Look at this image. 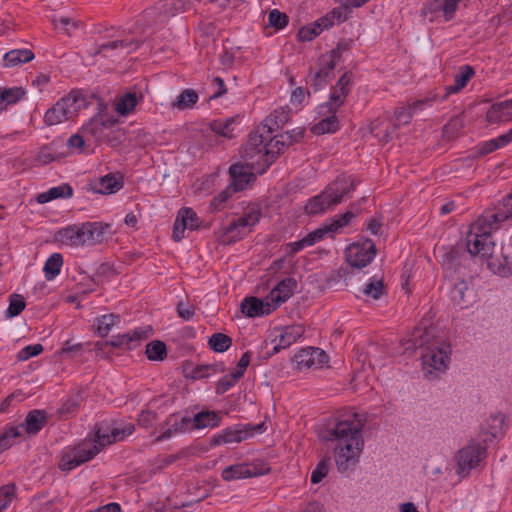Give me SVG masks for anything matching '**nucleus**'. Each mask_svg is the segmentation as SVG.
<instances>
[{
	"mask_svg": "<svg viewBox=\"0 0 512 512\" xmlns=\"http://www.w3.org/2000/svg\"><path fill=\"white\" fill-rule=\"evenodd\" d=\"M366 418L359 413H352L338 419L335 425L328 429L325 437L328 441L336 442L335 462L339 472L344 473L355 466L363 449L362 428Z\"/></svg>",
	"mask_w": 512,
	"mask_h": 512,
	"instance_id": "f257e3e1",
	"label": "nucleus"
},
{
	"mask_svg": "<svg viewBox=\"0 0 512 512\" xmlns=\"http://www.w3.org/2000/svg\"><path fill=\"white\" fill-rule=\"evenodd\" d=\"M501 222L491 210H486L478 219L470 225L466 238V247L472 256H479L487 261L490 270H495L497 265L493 262L495 244L491 240V233L497 230Z\"/></svg>",
	"mask_w": 512,
	"mask_h": 512,
	"instance_id": "f03ea898",
	"label": "nucleus"
},
{
	"mask_svg": "<svg viewBox=\"0 0 512 512\" xmlns=\"http://www.w3.org/2000/svg\"><path fill=\"white\" fill-rule=\"evenodd\" d=\"M433 330L428 328H417L411 339L413 347H424L422 354L423 372L426 378L432 380L439 377L448 368L450 345L431 340Z\"/></svg>",
	"mask_w": 512,
	"mask_h": 512,
	"instance_id": "7ed1b4c3",
	"label": "nucleus"
},
{
	"mask_svg": "<svg viewBox=\"0 0 512 512\" xmlns=\"http://www.w3.org/2000/svg\"><path fill=\"white\" fill-rule=\"evenodd\" d=\"M356 186L357 182L352 176L337 177L320 194L308 200L304 207L305 213L310 216L325 213L338 205Z\"/></svg>",
	"mask_w": 512,
	"mask_h": 512,
	"instance_id": "20e7f679",
	"label": "nucleus"
},
{
	"mask_svg": "<svg viewBox=\"0 0 512 512\" xmlns=\"http://www.w3.org/2000/svg\"><path fill=\"white\" fill-rule=\"evenodd\" d=\"M86 96L79 90H72L62 97L56 104L47 110L44 121L47 125H57L63 121L73 119L78 113L88 106Z\"/></svg>",
	"mask_w": 512,
	"mask_h": 512,
	"instance_id": "39448f33",
	"label": "nucleus"
},
{
	"mask_svg": "<svg viewBox=\"0 0 512 512\" xmlns=\"http://www.w3.org/2000/svg\"><path fill=\"white\" fill-rule=\"evenodd\" d=\"M267 147V137L264 136V132H260V129L250 133L244 146L242 158L258 174L265 173L269 168L264 166L266 158L264 153L268 150Z\"/></svg>",
	"mask_w": 512,
	"mask_h": 512,
	"instance_id": "423d86ee",
	"label": "nucleus"
},
{
	"mask_svg": "<svg viewBox=\"0 0 512 512\" xmlns=\"http://www.w3.org/2000/svg\"><path fill=\"white\" fill-rule=\"evenodd\" d=\"M102 448L98 442L94 443L92 441H85L69 448L62 454L59 468L63 471H70L91 460Z\"/></svg>",
	"mask_w": 512,
	"mask_h": 512,
	"instance_id": "0eeeda50",
	"label": "nucleus"
},
{
	"mask_svg": "<svg viewBox=\"0 0 512 512\" xmlns=\"http://www.w3.org/2000/svg\"><path fill=\"white\" fill-rule=\"evenodd\" d=\"M485 456L486 448L484 446L475 441L469 442L455 455L458 467L457 473L463 476L468 475L472 469L479 465Z\"/></svg>",
	"mask_w": 512,
	"mask_h": 512,
	"instance_id": "6e6552de",
	"label": "nucleus"
},
{
	"mask_svg": "<svg viewBox=\"0 0 512 512\" xmlns=\"http://www.w3.org/2000/svg\"><path fill=\"white\" fill-rule=\"evenodd\" d=\"M117 119L111 116L98 115L89 120L88 123L82 126V133L85 136H91L97 142L107 141L111 142L106 131L114 127Z\"/></svg>",
	"mask_w": 512,
	"mask_h": 512,
	"instance_id": "1a4fd4ad",
	"label": "nucleus"
},
{
	"mask_svg": "<svg viewBox=\"0 0 512 512\" xmlns=\"http://www.w3.org/2000/svg\"><path fill=\"white\" fill-rule=\"evenodd\" d=\"M376 248L372 240L367 239L363 244H352L347 248V262L356 268L367 266L375 257Z\"/></svg>",
	"mask_w": 512,
	"mask_h": 512,
	"instance_id": "9d476101",
	"label": "nucleus"
},
{
	"mask_svg": "<svg viewBox=\"0 0 512 512\" xmlns=\"http://www.w3.org/2000/svg\"><path fill=\"white\" fill-rule=\"evenodd\" d=\"M264 424L251 425L248 424L243 428L233 427L225 429L221 434L215 435L211 443L213 445L227 444V443H240L248 437L253 436L256 432H261Z\"/></svg>",
	"mask_w": 512,
	"mask_h": 512,
	"instance_id": "9b49d317",
	"label": "nucleus"
},
{
	"mask_svg": "<svg viewBox=\"0 0 512 512\" xmlns=\"http://www.w3.org/2000/svg\"><path fill=\"white\" fill-rule=\"evenodd\" d=\"M260 212L252 210L244 216L237 218L224 228V232L220 237V242L229 244L240 238V228L252 227L259 222Z\"/></svg>",
	"mask_w": 512,
	"mask_h": 512,
	"instance_id": "f8f14e48",
	"label": "nucleus"
},
{
	"mask_svg": "<svg viewBox=\"0 0 512 512\" xmlns=\"http://www.w3.org/2000/svg\"><path fill=\"white\" fill-rule=\"evenodd\" d=\"M356 216V213L352 211H347L341 216H336L332 219L331 223L328 225H323L318 229L308 233L305 238L309 244V246L314 245L315 243L321 241L326 234L332 232H337L339 229L347 226L350 221Z\"/></svg>",
	"mask_w": 512,
	"mask_h": 512,
	"instance_id": "ddd939ff",
	"label": "nucleus"
},
{
	"mask_svg": "<svg viewBox=\"0 0 512 512\" xmlns=\"http://www.w3.org/2000/svg\"><path fill=\"white\" fill-rule=\"evenodd\" d=\"M352 80V72H345L332 87L329 101L325 105L328 112H336L343 105L350 92Z\"/></svg>",
	"mask_w": 512,
	"mask_h": 512,
	"instance_id": "4468645a",
	"label": "nucleus"
},
{
	"mask_svg": "<svg viewBox=\"0 0 512 512\" xmlns=\"http://www.w3.org/2000/svg\"><path fill=\"white\" fill-rule=\"evenodd\" d=\"M318 66L319 68L315 72L311 70L307 77V83L311 85L314 91H318L328 84L334 76L333 71L336 67L333 65V60L322 55L319 57Z\"/></svg>",
	"mask_w": 512,
	"mask_h": 512,
	"instance_id": "2eb2a0df",
	"label": "nucleus"
},
{
	"mask_svg": "<svg viewBox=\"0 0 512 512\" xmlns=\"http://www.w3.org/2000/svg\"><path fill=\"white\" fill-rule=\"evenodd\" d=\"M294 360L300 370L304 368H321L328 362L329 356L320 348L308 347L297 353Z\"/></svg>",
	"mask_w": 512,
	"mask_h": 512,
	"instance_id": "dca6fc26",
	"label": "nucleus"
},
{
	"mask_svg": "<svg viewBox=\"0 0 512 512\" xmlns=\"http://www.w3.org/2000/svg\"><path fill=\"white\" fill-rule=\"evenodd\" d=\"M198 227L199 218L193 209L181 208L173 226L172 237L176 242H179L184 238L185 229L195 230Z\"/></svg>",
	"mask_w": 512,
	"mask_h": 512,
	"instance_id": "f3484780",
	"label": "nucleus"
},
{
	"mask_svg": "<svg viewBox=\"0 0 512 512\" xmlns=\"http://www.w3.org/2000/svg\"><path fill=\"white\" fill-rule=\"evenodd\" d=\"M254 169H251L248 163H235L230 166L229 174L231 177L230 185L233 187L234 191H242L246 188V186L255 179V175L252 172Z\"/></svg>",
	"mask_w": 512,
	"mask_h": 512,
	"instance_id": "a211bd4d",
	"label": "nucleus"
},
{
	"mask_svg": "<svg viewBox=\"0 0 512 512\" xmlns=\"http://www.w3.org/2000/svg\"><path fill=\"white\" fill-rule=\"evenodd\" d=\"M297 282L293 278H285L274 287L266 300H269L273 309L275 310L280 304L286 302L294 293Z\"/></svg>",
	"mask_w": 512,
	"mask_h": 512,
	"instance_id": "6ab92c4d",
	"label": "nucleus"
},
{
	"mask_svg": "<svg viewBox=\"0 0 512 512\" xmlns=\"http://www.w3.org/2000/svg\"><path fill=\"white\" fill-rule=\"evenodd\" d=\"M269 471V468L266 470H258L255 465L251 467L248 464H235L227 466L223 469L221 476L222 479L225 481H232L236 479H243V478H251L258 475L265 474Z\"/></svg>",
	"mask_w": 512,
	"mask_h": 512,
	"instance_id": "aec40b11",
	"label": "nucleus"
},
{
	"mask_svg": "<svg viewBox=\"0 0 512 512\" xmlns=\"http://www.w3.org/2000/svg\"><path fill=\"white\" fill-rule=\"evenodd\" d=\"M305 332L304 326L294 324L286 326L282 329L278 342L274 345L272 354L278 353L281 349H286L296 342Z\"/></svg>",
	"mask_w": 512,
	"mask_h": 512,
	"instance_id": "412c9836",
	"label": "nucleus"
},
{
	"mask_svg": "<svg viewBox=\"0 0 512 512\" xmlns=\"http://www.w3.org/2000/svg\"><path fill=\"white\" fill-rule=\"evenodd\" d=\"M108 224L100 222H87L82 224L84 245H95L105 240Z\"/></svg>",
	"mask_w": 512,
	"mask_h": 512,
	"instance_id": "4be33fe9",
	"label": "nucleus"
},
{
	"mask_svg": "<svg viewBox=\"0 0 512 512\" xmlns=\"http://www.w3.org/2000/svg\"><path fill=\"white\" fill-rule=\"evenodd\" d=\"M290 132L281 134L267 140V149L264 153L265 164L264 166L270 167L278 156L284 151V148L289 146L287 138H291Z\"/></svg>",
	"mask_w": 512,
	"mask_h": 512,
	"instance_id": "5701e85b",
	"label": "nucleus"
},
{
	"mask_svg": "<svg viewBox=\"0 0 512 512\" xmlns=\"http://www.w3.org/2000/svg\"><path fill=\"white\" fill-rule=\"evenodd\" d=\"M273 307L269 300L265 302L256 297H246L241 303V311L247 317H257L268 315L273 311Z\"/></svg>",
	"mask_w": 512,
	"mask_h": 512,
	"instance_id": "b1692460",
	"label": "nucleus"
},
{
	"mask_svg": "<svg viewBox=\"0 0 512 512\" xmlns=\"http://www.w3.org/2000/svg\"><path fill=\"white\" fill-rule=\"evenodd\" d=\"M192 423V418L188 416H183L180 419L176 415H171L165 421V425L168 426L166 430H164L156 439V442H161L163 440L169 439L172 435L177 433H184L190 429V424Z\"/></svg>",
	"mask_w": 512,
	"mask_h": 512,
	"instance_id": "393cba45",
	"label": "nucleus"
},
{
	"mask_svg": "<svg viewBox=\"0 0 512 512\" xmlns=\"http://www.w3.org/2000/svg\"><path fill=\"white\" fill-rule=\"evenodd\" d=\"M475 71L470 65H463L460 67L459 72L455 75L454 84L445 87V93L441 96V100H445L450 94L458 93L474 76Z\"/></svg>",
	"mask_w": 512,
	"mask_h": 512,
	"instance_id": "a878e982",
	"label": "nucleus"
},
{
	"mask_svg": "<svg viewBox=\"0 0 512 512\" xmlns=\"http://www.w3.org/2000/svg\"><path fill=\"white\" fill-rule=\"evenodd\" d=\"M94 192L99 194L116 193L123 187L122 178H117L115 174L109 173L91 184Z\"/></svg>",
	"mask_w": 512,
	"mask_h": 512,
	"instance_id": "bb28decb",
	"label": "nucleus"
},
{
	"mask_svg": "<svg viewBox=\"0 0 512 512\" xmlns=\"http://www.w3.org/2000/svg\"><path fill=\"white\" fill-rule=\"evenodd\" d=\"M134 431L133 424H127L122 429L114 428L112 429L110 434L102 433L99 429L96 432V437L98 439V443L101 447H105L106 445L112 444L114 442L123 440L126 436L131 435Z\"/></svg>",
	"mask_w": 512,
	"mask_h": 512,
	"instance_id": "cd10ccee",
	"label": "nucleus"
},
{
	"mask_svg": "<svg viewBox=\"0 0 512 512\" xmlns=\"http://www.w3.org/2000/svg\"><path fill=\"white\" fill-rule=\"evenodd\" d=\"M46 423L47 415L45 411L32 410L27 414L22 427L25 428V431L28 434L35 435L45 426Z\"/></svg>",
	"mask_w": 512,
	"mask_h": 512,
	"instance_id": "c85d7f7f",
	"label": "nucleus"
},
{
	"mask_svg": "<svg viewBox=\"0 0 512 512\" xmlns=\"http://www.w3.org/2000/svg\"><path fill=\"white\" fill-rule=\"evenodd\" d=\"M185 0H161L156 5L160 21H164L185 10Z\"/></svg>",
	"mask_w": 512,
	"mask_h": 512,
	"instance_id": "c756f323",
	"label": "nucleus"
},
{
	"mask_svg": "<svg viewBox=\"0 0 512 512\" xmlns=\"http://www.w3.org/2000/svg\"><path fill=\"white\" fill-rule=\"evenodd\" d=\"M72 195V187L69 184H62L60 186L52 187L46 192L40 193L36 197V200L38 203L44 204L58 198H69Z\"/></svg>",
	"mask_w": 512,
	"mask_h": 512,
	"instance_id": "7c9ffc66",
	"label": "nucleus"
},
{
	"mask_svg": "<svg viewBox=\"0 0 512 512\" xmlns=\"http://www.w3.org/2000/svg\"><path fill=\"white\" fill-rule=\"evenodd\" d=\"M26 91L22 87L0 88V111L14 105L24 98Z\"/></svg>",
	"mask_w": 512,
	"mask_h": 512,
	"instance_id": "2f4dec72",
	"label": "nucleus"
},
{
	"mask_svg": "<svg viewBox=\"0 0 512 512\" xmlns=\"http://www.w3.org/2000/svg\"><path fill=\"white\" fill-rule=\"evenodd\" d=\"M82 224L61 229L58 234L62 243L70 246L84 245Z\"/></svg>",
	"mask_w": 512,
	"mask_h": 512,
	"instance_id": "473e14b6",
	"label": "nucleus"
},
{
	"mask_svg": "<svg viewBox=\"0 0 512 512\" xmlns=\"http://www.w3.org/2000/svg\"><path fill=\"white\" fill-rule=\"evenodd\" d=\"M34 59V53L29 49H15L7 52L4 57L6 67H15L19 64L30 62Z\"/></svg>",
	"mask_w": 512,
	"mask_h": 512,
	"instance_id": "72a5a7b5",
	"label": "nucleus"
},
{
	"mask_svg": "<svg viewBox=\"0 0 512 512\" xmlns=\"http://www.w3.org/2000/svg\"><path fill=\"white\" fill-rule=\"evenodd\" d=\"M140 45V42L135 39L131 40H113L109 41L107 43H104L99 46L98 50L96 51L97 54L103 53L105 56V52L109 50H118L122 49L125 50L127 53H131L132 51H135Z\"/></svg>",
	"mask_w": 512,
	"mask_h": 512,
	"instance_id": "f704fd0d",
	"label": "nucleus"
},
{
	"mask_svg": "<svg viewBox=\"0 0 512 512\" xmlns=\"http://www.w3.org/2000/svg\"><path fill=\"white\" fill-rule=\"evenodd\" d=\"M220 416L214 411L200 412L192 418V429L216 427L220 423Z\"/></svg>",
	"mask_w": 512,
	"mask_h": 512,
	"instance_id": "c9c22d12",
	"label": "nucleus"
},
{
	"mask_svg": "<svg viewBox=\"0 0 512 512\" xmlns=\"http://www.w3.org/2000/svg\"><path fill=\"white\" fill-rule=\"evenodd\" d=\"M501 254L503 262H498L493 259L497 268L492 271L499 274L512 273V238L502 245Z\"/></svg>",
	"mask_w": 512,
	"mask_h": 512,
	"instance_id": "e433bc0d",
	"label": "nucleus"
},
{
	"mask_svg": "<svg viewBox=\"0 0 512 512\" xmlns=\"http://www.w3.org/2000/svg\"><path fill=\"white\" fill-rule=\"evenodd\" d=\"M236 118L230 117L225 120H213L210 123V129L217 135L231 139L234 137V124Z\"/></svg>",
	"mask_w": 512,
	"mask_h": 512,
	"instance_id": "4c0bfd02",
	"label": "nucleus"
},
{
	"mask_svg": "<svg viewBox=\"0 0 512 512\" xmlns=\"http://www.w3.org/2000/svg\"><path fill=\"white\" fill-rule=\"evenodd\" d=\"M460 0H433L429 3V10L431 12L443 11L445 19L450 20L453 18Z\"/></svg>",
	"mask_w": 512,
	"mask_h": 512,
	"instance_id": "58836bf2",
	"label": "nucleus"
},
{
	"mask_svg": "<svg viewBox=\"0 0 512 512\" xmlns=\"http://www.w3.org/2000/svg\"><path fill=\"white\" fill-rule=\"evenodd\" d=\"M145 354L151 361H163L167 357L166 344L160 340H153L146 345Z\"/></svg>",
	"mask_w": 512,
	"mask_h": 512,
	"instance_id": "ea45409f",
	"label": "nucleus"
},
{
	"mask_svg": "<svg viewBox=\"0 0 512 512\" xmlns=\"http://www.w3.org/2000/svg\"><path fill=\"white\" fill-rule=\"evenodd\" d=\"M63 257L60 253H53L45 262L43 271L47 280H53L61 270Z\"/></svg>",
	"mask_w": 512,
	"mask_h": 512,
	"instance_id": "a19ab883",
	"label": "nucleus"
},
{
	"mask_svg": "<svg viewBox=\"0 0 512 512\" xmlns=\"http://www.w3.org/2000/svg\"><path fill=\"white\" fill-rule=\"evenodd\" d=\"M332 115L322 119L312 127V132L316 135H322L325 133H333L338 130L339 121L335 116L336 112H331Z\"/></svg>",
	"mask_w": 512,
	"mask_h": 512,
	"instance_id": "79ce46f5",
	"label": "nucleus"
},
{
	"mask_svg": "<svg viewBox=\"0 0 512 512\" xmlns=\"http://www.w3.org/2000/svg\"><path fill=\"white\" fill-rule=\"evenodd\" d=\"M21 436L20 428L7 426L0 432V454L15 444V439Z\"/></svg>",
	"mask_w": 512,
	"mask_h": 512,
	"instance_id": "37998d69",
	"label": "nucleus"
},
{
	"mask_svg": "<svg viewBox=\"0 0 512 512\" xmlns=\"http://www.w3.org/2000/svg\"><path fill=\"white\" fill-rule=\"evenodd\" d=\"M138 103L135 93H126L122 95L115 104V110L118 114L126 116L131 113Z\"/></svg>",
	"mask_w": 512,
	"mask_h": 512,
	"instance_id": "c03bdc74",
	"label": "nucleus"
},
{
	"mask_svg": "<svg viewBox=\"0 0 512 512\" xmlns=\"http://www.w3.org/2000/svg\"><path fill=\"white\" fill-rule=\"evenodd\" d=\"M225 372V366L223 363H213V364H205V365H197L192 373L191 377L193 379H202L205 377H209L210 375L223 373Z\"/></svg>",
	"mask_w": 512,
	"mask_h": 512,
	"instance_id": "a18cd8bd",
	"label": "nucleus"
},
{
	"mask_svg": "<svg viewBox=\"0 0 512 512\" xmlns=\"http://www.w3.org/2000/svg\"><path fill=\"white\" fill-rule=\"evenodd\" d=\"M288 121V113L283 109H276L272 114H270L265 119V124L262 127L263 131H266L268 134H271L273 131V126L275 125L277 128L284 125Z\"/></svg>",
	"mask_w": 512,
	"mask_h": 512,
	"instance_id": "49530a36",
	"label": "nucleus"
},
{
	"mask_svg": "<svg viewBox=\"0 0 512 512\" xmlns=\"http://www.w3.org/2000/svg\"><path fill=\"white\" fill-rule=\"evenodd\" d=\"M198 101V94L193 89H185L180 95L177 96L171 106L179 110L191 108Z\"/></svg>",
	"mask_w": 512,
	"mask_h": 512,
	"instance_id": "de8ad7c7",
	"label": "nucleus"
},
{
	"mask_svg": "<svg viewBox=\"0 0 512 512\" xmlns=\"http://www.w3.org/2000/svg\"><path fill=\"white\" fill-rule=\"evenodd\" d=\"M208 344L213 351L222 353L231 347L232 339L228 335L218 332L210 336Z\"/></svg>",
	"mask_w": 512,
	"mask_h": 512,
	"instance_id": "09e8293b",
	"label": "nucleus"
},
{
	"mask_svg": "<svg viewBox=\"0 0 512 512\" xmlns=\"http://www.w3.org/2000/svg\"><path fill=\"white\" fill-rule=\"evenodd\" d=\"M497 220L503 223L512 219V193L507 195L493 210H491Z\"/></svg>",
	"mask_w": 512,
	"mask_h": 512,
	"instance_id": "8fccbe9b",
	"label": "nucleus"
},
{
	"mask_svg": "<svg viewBox=\"0 0 512 512\" xmlns=\"http://www.w3.org/2000/svg\"><path fill=\"white\" fill-rule=\"evenodd\" d=\"M119 316L115 314H106L97 319V332L101 337L109 334L111 328L117 323Z\"/></svg>",
	"mask_w": 512,
	"mask_h": 512,
	"instance_id": "3c124183",
	"label": "nucleus"
},
{
	"mask_svg": "<svg viewBox=\"0 0 512 512\" xmlns=\"http://www.w3.org/2000/svg\"><path fill=\"white\" fill-rule=\"evenodd\" d=\"M26 307L24 298L19 294H12L9 298V306L6 310V317L13 318L18 316Z\"/></svg>",
	"mask_w": 512,
	"mask_h": 512,
	"instance_id": "603ef678",
	"label": "nucleus"
},
{
	"mask_svg": "<svg viewBox=\"0 0 512 512\" xmlns=\"http://www.w3.org/2000/svg\"><path fill=\"white\" fill-rule=\"evenodd\" d=\"M353 44V40H341L338 42L336 48L332 49L330 52L323 54V57H329L330 60H333V65H337L342 57L344 52H347L351 49Z\"/></svg>",
	"mask_w": 512,
	"mask_h": 512,
	"instance_id": "864d4df0",
	"label": "nucleus"
},
{
	"mask_svg": "<svg viewBox=\"0 0 512 512\" xmlns=\"http://www.w3.org/2000/svg\"><path fill=\"white\" fill-rule=\"evenodd\" d=\"M464 127V120L461 116L453 117L445 126H444V135L448 139L455 138L461 129Z\"/></svg>",
	"mask_w": 512,
	"mask_h": 512,
	"instance_id": "5fc2aeb1",
	"label": "nucleus"
},
{
	"mask_svg": "<svg viewBox=\"0 0 512 512\" xmlns=\"http://www.w3.org/2000/svg\"><path fill=\"white\" fill-rule=\"evenodd\" d=\"M394 117H395V123L393 124L394 129L399 128L401 125H406L410 123L413 112L411 111V108L409 106H401L397 107L394 111Z\"/></svg>",
	"mask_w": 512,
	"mask_h": 512,
	"instance_id": "6e6d98bb",
	"label": "nucleus"
},
{
	"mask_svg": "<svg viewBox=\"0 0 512 512\" xmlns=\"http://www.w3.org/2000/svg\"><path fill=\"white\" fill-rule=\"evenodd\" d=\"M330 467V458L322 459L316 468L312 471L311 482L313 484L320 483L324 477L328 474Z\"/></svg>",
	"mask_w": 512,
	"mask_h": 512,
	"instance_id": "4d7b16f0",
	"label": "nucleus"
},
{
	"mask_svg": "<svg viewBox=\"0 0 512 512\" xmlns=\"http://www.w3.org/2000/svg\"><path fill=\"white\" fill-rule=\"evenodd\" d=\"M512 109V99L505 100L502 102L495 103L491 106L487 113V117L490 120L501 119L502 115H498V113H504L506 110Z\"/></svg>",
	"mask_w": 512,
	"mask_h": 512,
	"instance_id": "13d9d810",
	"label": "nucleus"
},
{
	"mask_svg": "<svg viewBox=\"0 0 512 512\" xmlns=\"http://www.w3.org/2000/svg\"><path fill=\"white\" fill-rule=\"evenodd\" d=\"M268 20L269 24L276 29H283L288 24V16L278 9H273L269 12Z\"/></svg>",
	"mask_w": 512,
	"mask_h": 512,
	"instance_id": "bf43d9fd",
	"label": "nucleus"
},
{
	"mask_svg": "<svg viewBox=\"0 0 512 512\" xmlns=\"http://www.w3.org/2000/svg\"><path fill=\"white\" fill-rule=\"evenodd\" d=\"M240 378L235 377V375L231 372L229 375L223 376L216 385V393L224 394L230 388H232Z\"/></svg>",
	"mask_w": 512,
	"mask_h": 512,
	"instance_id": "052dcab7",
	"label": "nucleus"
},
{
	"mask_svg": "<svg viewBox=\"0 0 512 512\" xmlns=\"http://www.w3.org/2000/svg\"><path fill=\"white\" fill-rule=\"evenodd\" d=\"M235 192L236 191L233 190V187L229 185L212 199L210 204L211 208L214 210H220L222 204H224Z\"/></svg>",
	"mask_w": 512,
	"mask_h": 512,
	"instance_id": "680f3d73",
	"label": "nucleus"
},
{
	"mask_svg": "<svg viewBox=\"0 0 512 512\" xmlns=\"http://www.w3.org/2000/svg\"><path fill=\"white\" fill-rule=\"evenodd\" d=\"M321 33V29L314 23L312 26L302 27L298 31V38L300 41H311Z\"/></svg>",
	"mask_w": 512,
	"mask_h": 512,
	"instance_id": "e2e57ef3",
	"label": "nucleus"
},
{
	"mask_svg": "<svg viewBox=\"0 0 512 512\" xmlns=\"http://www.w3.org/2000/svg\"><path fill=\"white\" fill-rule=\"evenodd\" d=\"M152 332L151 326L136 328L132 332H129L132 338V345L136 344L137 347L142 340L148 339L152 335Z\"/></svg>",
	"mask_w": 512,
	"mask_h": 512,
	"instance_id": "0e129e2a",
	"label": "nucleus"
},
{
	"mask_svg": "<svg viewBox=\"0 0 512 512\" xmlns=\"http://www.w3.org/2000/svg\"><path fill=\"white\" fill-rule=\"evenodd\" d=\"M43 351V346L41 344L28 345L24 347L18 353V360L26 361L31 357L37 356Z\"/></svg>",
	"mask_w": 512,
	"mask_h": 512,
	"instance_id": "69168bd1",
	"label": "nucleus"
},
{
	"mask_svg": "<svg viewBox=\"0 0 512 512\" xmlns=\"http://www.w3.org/2000/svg\"><path fill=\"white\" fill-rule=\"evenodd\" d=\"M132 338L130 337V333H125L121 335L113 336L109 344L113 347H126L128 349H133L136 347V344L132 345Z\"/></svg>",
	"mask_w": 512,
	"mask_h": 512,
	"instance_id": "338daca9",
	"label": "nucleus"
},
{
	"mask_svg": "<svg viewBox=\"0 0 512 512\" xmlns=\"http://www.w3.org/2000/svg\"><path fill=\"white\" fill-rule=\"evenodd\" d=\"M383 292L382 281H371L363 289V293L367 296H371L373 299H379Z\"/></svg>",
	"mask_w": 512,
	"mask_h": 512,
	"instance_id": "774afa93",
	"label": "nucleus"
}]
</instances>
